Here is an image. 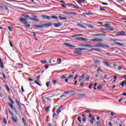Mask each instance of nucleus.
I'll return each instance as SVG.
<instances>
[{"label": "nucleus", "mask_w": 126, "mask_h": 126, "mask_svg": "<svg viewBox=\"0 0 126 126\" xmlns=\"http://www.w3.org/2000/svg\"><path fill=\"white\" fill-rule=\"evenodd\" d=\"M102 85H98L97 87V89L100 90L101 88H102Z\"/></svg>", "instance_id": "obj_54"}, {"label": "nucleus", "mask_w": 126, "mask_h": 126, "mask_svg": "<svg viewBox=\"0 0 126 126\" xmlns=\"http://www.w3.org/2000/svg\"><path fill=\"white\" fill-rule=\"evenodd\" d=\"M110 113H111V116H112V117H114V116L116 115V113H114V112L113 111H110Z\"/></svg>", "instance_id": "obj_48"}, {"label": "nucleus", "mask_w": 126, "mask_h": 126, "mask_svg": "<svg viewBox=\"0 0 126 126\" xmlns=\"http://www.w3.org/2000/svg\"><path fill=\"white\" fill-rule=\"evenodd\" d=\"M5 86L7 91H8V92H10V89H9V87H8V86L7 85H5Z\"/></svg>", "instance_id": "obj_32"}, {"label": "nucleus", "mask_w": 126, "mask_h": 126, "mask_svg": "<svg viewBox=\"0 0 126 126\" xmlns=\"http://www.w3.org/2000/svg\"><path fill=\"white\" fill-rule=\"evenodd\" d=\"M125 35H126V32L123 31H121L116 32L115 36L118 37V36H125Z\"/></svg>", "instance_id": "obj_3"}, {"label": "nucleus", "mask_w": 126, "mask_h": 126, "mask_svg": "<svg viewBox=\"0 0 126 126\" xmlns=\"http://www.w3.org/2000/svg\"><path fill=\"white\" fill-rule=\"evenodd\" d=\"M0 67L1 68H4V66L3 65V63H2V60L0 61Z\"/></svg>", "instance_id": "obj_22"}, {"label": "nucleus", "mask_w": 126, "mask_h": 126, "mask_svg": "<svg viewBox=\"0 0 126 126\" xmlns=\"http://www.w3.org/2000/svg\"><path fill=\"white\" fill-rule=\"evenodd\" d=\"M9 114H10L11 115H12V117H13L14 115L13 114V113H12V111H10V109L8 110Z\"/></svg>", "instance_id": "obj_45"}, {"label": "nucleus", "mask_w": 126, "mask_h": 126, "mask_svg": "<svg viewBox=\"0 0 126 126\" xmlns=\"http://www.w3.org/2000/svg\"><path fill=\"white\" fill-rule=\"evenodd\" d=\"M77 96H78V99H81V98H83V97H85L86 94H77Z\"/></svg>", "instance_id": "obj_13"}, {"label": "nucleus", "mask_w": 126, "mask_h": 126, "mask_svg": "<svg viewBox=\"0 0 126 126\" xmlns=\"http://www.w3.org/2000/svg\"><path fill=\"white\" fill-rule=\"evenodd\" d=\"M33 27H35V28H44V25L43 24L42 25H33Z\"/></svg>", "instance_id": "obj_10"}, {"label": "nucleus", "mask_w": 126, "mask_h": 126, "mask_svg": "<svg viewBox=\"0 0 126 126\" xmlns=\"http://www.w3.org/2000/svg\"><path fill=\"white\" fill-rule=\"evenodd\" d=\"M86 1V0H79L78 1V3H82V2H85Z\"/></svg>", "instance_id": "obj_35"}, {"label": "nucleus", "mask_w": 126, "mask_h": 126, "mask_svg": "<svg viewBox=\"0 0 126 126\" xmlns=\"http://www.w3.org/2000/svg\"><path fill=\"white\" fill-rule=\"evenodd\" d=\"M82 36H83V34H74L73 35L71 36L72 38H74L75 37H82Z\"/></svg>", "instance_id": "obj_18"}, {"label": "nucleus", "mask_w": 126, "mask_h": 126, "mask_svg": "<svg viewBox=\"0 0 126 126\" xmlns=\"http://www.w3.org/2000/svg\"><path fill=\"white\" fill-rule=\"evenodd\" d=\"M34 82H35V83H36V84H37L39 86H42V85H41L39 82H38V81H34Z\"/></svg>", "instance_id": "obj_46"}, {"label": "nucleus", "mask_w": 126, "mask_h": 126, "mask_svg": "<svg viewBox=\"0 0 126 126\" xmlns=\"http://www.w3.org/2000/svg\"><path fill=\"white\" fill-rule=\"evenodd\" d=\"M94 121H95V118L94 117H93L90 121L92 125H94Z\"/></svg>", "instance_id": "obj_24"}, {"label": "nucleus", "mask_w": 126, "mask_h": 126, "mask_svg": "<svg viewBox=\"0 0 126 126\" xmlns=\"http://www.w3.org/2000/svg\"><path fill=\"white\" fill-rule=\"evenodd\" d=\"M51 84V82L50 81H48L46 82V86L47 87H49V86H50V84Z\"/></svg>", "instance_id": "obj_47"}, {"label": "nucleus", "mask_w": 126, "mask_h": 126, "mask_svg": "<svg viewBox=\"0 0 126 126\" xmlns=\"http://www.w3.org/2000/svg\"><path fill=\"white\" fill-rule=\"evenodd\" d=\"M75 50L76 51H74V54H77L78 55H80V53H81L80 51H86L87 49L84 48H76Z\"/></svg>", "instance_id": "obj_2"}, {"label": "nucleus", "mask_w": 126, "mask_h": 126, "mask_svg": "<svg viewBox=\"0 0 126 126\" xmlns=\"http://www.w3.org/2000/svg\"><path fill=\"white\" fill-rule=\"evenodd\" d=\"M79 45H80V47H86V44L80 43L79 44Z\"/></svg>", "instance_id": "obj_40"}, {"label": "nucleus", "mask_w": 126, "mask_h": 126, "mask_svg": "<svg viewBox=\"0 0 126 126\" xmlns=\"http://www.w3.org/2000/svg\"><path fill=\"white\" fill-rule=\"evenodd\" d=\"M98 48H109L110 46L109 45L104 44V43H101L100 44H98Z\"/></svg>", "instance_id": "obj_7"}, {"label": "nucleus", "mask_w": 126, "mask_h": 126, "mask_svg": "<svg viewBox=\"0 0 126 126\" xmlns=\"http://www.w3.org/2000/svg\"><path fill=\"white\" fill-rule=\"evenodd\" d=\"M50 108H51V106L46 107L45 109V112H50Z\"/></svg>", "instance_id": "obj_27"}, {"label": "nucleus", "mask_w": 126, "mask_h": 126, "mask_svg": "<svg viewBox=\"0 0 126 126\" xmlns=\"http://www.w3.org/2000/svg\"><path fill=\"white\" fill-rule=\"evenodd\" d=\"M68 6H70V7H72V8H77V9H79L80 8V7L77 6V5H75L74 4L72 3H68Z\"/></svg>", "instance_id": "obj_6"}, {"label": "nucleus", "mask_w": 126, "mask_h": 126, "mask_svg": "<svg viewBox=\"0 0 126 126\" xmlns=\"http://www.w3.org/2000/svg\"><path fill=\"white\" fill-rule=\"evenodd\" d=\"M57 63L58 64L62 63V59L61 58L57 59Z\"/></svg>", "instance_id": "obj_28"}, {"label": "nucleus", "mask_w": 126, "mask_h": 126, "mask_svg": "<svg viewBox=\"0 0 126 126\" xmlns=\"http://www.w3.org/2000/svg\"><path fill=\"white\" fill-rule=\"evenodd\" d=\"M63 109V105H61L58 109L56 110V113H58V115L59 114H60V113H61L62 112V109Z\"/></svg>", "instance_id": "obj_16"}, {"label": "nucleus", "mask_w": 126, "mask_h": 126, "mask_svg": "<svg viewBox=\"0 0 126 126\" xmlns=\"http://www.w3.org/2000/svg\"><path fill=\"white\" fill-rule=\"evenodd\" d=\"M28 23H25V24H24V25H25V27H26L27 28H28L29 27H30V24H28Z\"/></svg>", "instance_id": "obj_41"}, {"label": "nucleus", "mask_w": 126, "mask_h": 126, "mask_svg": "<svg viewBox=\"0 0 126 126\" xmlns=\"http://www.w3.org/2000/svg\"><path fill=\"white\" fill-rule=\"evenodd\" d=\"M0 8H1V9H5V10H7V9H8V7H7V6H5V5H2V6H0Z\"/></svg>", "instance_id": "obj_19"}, {"label": "nucleus", "mask_w": 126, "mask_h": 126, "mask_svg": "<svg viewBox=\"0 0 126 126\" xmlns=\"http://www.w3.org/2000/svg\"><path fill=\"white\" fill-rule=\"evenodd\" d=\"M86 47H88L89 48H93V45L90 44H86Z\"/></svg>", "instance_id": "obj_33"}, {"label": "nucleus", "mask_w": 126, "mask_h": 126, "mask_svg": "<svg viewBox=\"0 0 126 126\" xmlns=\"http://www.w3.org/2000/svg\"><path fill=\"white\" fill-rule=\"evenodd\" d=\"M67 14H70L71 15H77V13L74 12H69V13H66Z\"/></svg>", "instance_id": "obj_23"}, {"label": "nucleus", "mask_w": 126, "mask_h": 126, "mask_svg": "<svg viewBox=\"0 0 126 126\" xmlns=\"http://www.w3.org/2000/svg\"><path fill=\"white\" fill-rule=\"evenodd\" d=\"M122 67H123L121 65L118 66V70L122 69Z\"/></svg>", "instance_id": "obj_63"}, {"label": "nucleus", "mask_w": 126, "mask_h": 126, "mask_svg": "<svg viewBox=\"0 0 126 126\" xmlns=\"http://www.w3.org/2000/svg\"><path fill=\"white\" fill-rule=\"evenodd\" d=\"M2 120H3V122L4 124V125H7V121H6V119H5V118H3L2 119Z\"/></svg>", "instance_id": "obj_37"}, {"label": "nucleus", "mask_w": 126, "mask_h": 126, "mask_svg": "<svg viewBox=\"0 0 126 126\" xmlns=\"http://www.w3.org/2000/svg\"><path fill=\"white\" fill-rule=\"evenodd\" d=\"M20 21L25 24V23H28L26 21V19H24V18H20Z\"/></svg>", "instance_id": "obj_11"}, {"label": "nucleus", "mask_w": 126, "mask_h": 126, "mask_svg": "<svg viewBox=\"0 0 126 126\" xmlns=\"http://www.w3.org/2000/svg\"><path fill=\"white\" fill-rule=\"evenodd\" d=\"M78 122L80 123V124H81V118L80 117H78Z\"/></svg>", "instance_id": "obj_51"}, {"label": "nucleus", "mask_w": 126, "mask_h": 126, "mask_svg": "<svg viewBox=\"0 0 126 126\" xmlns=\"http://www.w3.org/2000/svg\"><path fill=\"white\" fill-rule=\"evenodd\" d=\"M61 79H64V78H66V77H65V75H63L61 77Z\"/></svg>", "instance_id": "obj_50"}, {"label": "nucleus", "mask_w": 126, "mask_h": 126, "mask_svg": "<svg viewBox=\"0 0 126 126\" xmlns=\"http://www.w3.org/2000/svg\"><path fill=\"white\" fill-rule=\"evenodd\" d=\"M97 72H98V71H101V72H103V70L101 69L100 68V67L98 68V69L96 70Z\"/></svg>", "instance_id": "obj_52"}, {"label": "nucleus", "mask_w": 126, "mask_h": 126, "mask_svg": "<svg viewBox=\"0 0 126 126\" xmlns=\"http://www.w3.org/2000/svg\"><path fill=\"white\" fill-rule=\"evenodd\" d=\"M52 97H53V96H49V97H45V98L47 99L48 101H52V98H51Z\"/></svg>", "instance_id": "obj_39"}, {"label": "nucleus", "mask_w": 126, "mask_h": 126, "mask_svg": "<svg viewBox=\"0 0 126 126\" xmlns=\"http://www.w3.org/2000/svg\"><path fill=\"white\" fill-rule=\"evenodd\" d=\"M53 25L54 27H56L57 28H58V27H61L62 24V23H54Z\"/></svg>", "instance_id": "obj_12"}, {"label": "nucleus", "mask_w": 126, "mask_h": 126, "mask_svg": "<svg viewBox=\"0 0 126 126\" xmlns=\"http://www.w3.org/2000/svg\"><path fill=\"white\" fill-rule=\"evenodd\" d=\"M42 17H43V18H45V19H48V20H50L51 18H52L53 19H59L58 17L55 15H52L50 17V16L44 15H42Z\"/></svg>", "instance_id": "obj_1"}, {"label": "nucleus", "mask_w": 126, "mask_h": 126, "mask_svg": "<svg viewBox=\"0 0 126 126\" xmlns=\"http://www.w3.org/2000/svg\"><path fill=\"white\" fill-rule=\"evenodd\" d=\"M80 87L81 88H83V87H84V83H81L80 84Z\"/></svg>", "instance_id": "obj_44"}, {"label": "nucleus", "mask_w": 126, "mask_h": 126, "mask_svg": "<svg viewBox=\"0 0 126 126\" xmlns=\"http://www.w3.org/2000/svg\"><path fill=\"white\" fill-rule=\"evenodd\" d=\"M40 75H38L37 76L36 80H37V81H40Z\"/></svg>", "instance_id": "obj_57"}, {"label": "nucleus", "mask_w": 126, "mask_h": 126, "mask_svg": "<svg viewBox=\"0 0 126 126\" xmlns=\"http://www.w3.org/2000/svg\"><path fill=\"white\" fill-rule=\"evenodd\" d=\"M88 40V38H85L84 37H82V41H87Z\"/></svg>", "instance_id": "obj_58"}, {"label": "nucleus", "mask_w": 126, "mask_h": 126, "mask_svg": "<svg viewBox=\"0 0 126 126\" xmlns=\"http://www.w3.org/2000/svg\"><path fill=\"white\" fill-rule=\"evenodd\" d=\"M53 26V23H44L43 24V27H51Z\"/></svg>", "instance_id": "obj_9"}, {"label": "nucleus", "mask_w": 126, "mask_h": 126, "mask_svg": "<svg viewBox=\"0 0 126 126\" xmlns=\"http://www.w3.org/2000/svg\"><path fill=\"white\" fill-rule=\"evenodd\" d=\"M77 26H79L80 27H82V28H84V29H86V27L82 25H80L79 24H77Z\"/></svg>", "instance_id": "obj_30"}, {"label": "nucleus", "mask_w": 126, "mask_h": 126, "mask_svg": "<svg viewBox=\"0 0 126 126\" xmlns=\"http://www.w3.org/2000/svg\"><path fill=\"white\" fill-rule=\"evenodd\" d=\"M93 36H105V34H102V33L94 34H93Z\"/></svg>", "instance_id": "obj_31"}, {"label": "nucleus", "mask_w": 126, "mask_h": 126, "mask_svg": "<svg viewBox=\"0 0 126 126\" xmlns=\"http://www.w3.org/2000/svg\"><path fill=\"white\" fill-rule=\"evenodd\" d=\"M68 78L70 79V78H73V75H70L68 77Z\"/></svg>", "instance_id": "obj_62"}, {"label": "nucleus", "mask_w": 126, "mask_h": 126, "mask_svg": "<svg viewBox=\"0 0 126 126\" xmlns=\"http://www.w3.org/2000/svg\"><path fill=\"white\" fill-rule=\"evenodd\" d=\"M22 122L25 126H28V124L26 122V121L25 120V119L24 118H22Z\"/></svg>", "instance_id": "obj_21"}, {"label": "nucleus", "mask_w": 126, "mask_h": 126, "mask_svg": "<svg viewBox=\"0 0 126 126\" xmlns=\"http://www.w3.org/2000/svg\"><path fill=\"white\" fill-rule=\"evenodd\" d=\"M88 52H93V51H97L98 52H101V50L99 49L92 48L91 49H88Z\"/></svg>", "instance_id": "obj_14"}, {"label": "nucleus", "mask_w": 126, "mask_h": 126, "mask_svg": "<svg viewBox=\"0 0 126 126\" xmlns=\"http://www.w3.org/2000/svg\"><path fill=\"white\" fill-rule=\"evenodd\" d=\"M75 39L78 41H82V37H76Z\"/></svg>", "instance_id": "obj_43"}, {"label": "nucleus", "mask_w": 126, "mask_h": 126, "mask_svg": "<svg viewBox=\"0 0 126 126\" xmlns=\"http://www.w3.org/2000/svg\"><path fill=\"white\" fill-rule=\"evenodd\" d=\"M7 28H8V30H9L11 32L13 31V28H12V27H10V26H8Z\"/></svg>", "instance_id": "obj_36"}, {"label": "nucleus", "mask_w": 126, "mask_h": 126, "mask_svg": "<svg viewBox=\"0 0 126 126\" xmlns=\"http://www.w3.org/2000/svg\"><path fill=\"white\" fill-rule=\"evenodd\" d=\"M90 42H103L104 40L100 38H94L90 39Z\"/></svg>", "instance_id": "obj_5"}, {"label": "nucleus", "mask_w": 126, "mask_h": 126, "mask_svg": "<svg viewBox=\"0 0 126 126\" xmlns=\"http://www.w3.org/2000/svg\"><path fill=\"white\" fill-rule=\"evenodd\" d=\"M7 104L8 105V106H9L11 109H12V110H13L14 111L16 114H17V110H16V108H15V107H13V104L8 102Z\"/></svg>", "instance_id": "obj_4"}, {"label": "nucleus", "mask_w": 126, "mask_h": 126, "mask_svg": "<svg viewBox=\"0 0 126 126\" xmlns=\"http://www.w3.org/2000/svg\"><path fill=\"white\" fill-rule=\"evenodd\" d=\"M101 4H103V5H108V3L104 2H101Z\"/></svg>", "instance_id": "obj_59"}, {"label": "nucleus", "mask_w": 126, "mask_h": 126, "mask_svg": "<svg viewBox=\"0 0 126 126\" xmlns=\"http://www.w3.org/2000/svg\"><path fill=\"white\" fill-rule=\"evenodd\" d=\"M30 19L32 21H38L39 20L38 19L35 18H31Z\"/></svg>", "instance_id": "obj_34"}, {"label": "nucleus", "mask_w": 126, "mask_h": 126, "mask_svg": "<svg viewBox=\"0 0 126 126\" xmlns=\"http://www.w3.org/2000/svg\"><path fill=\"white\" fill-rule=\"evenodd\" d=\"M56 117H58V115H57V113H53V118H56Z\"/></svg>", "instance_id": "obj_56"}, {"label": "nucleus", "mask_w": 126, "mask_h": 126, "mask_svg": "<svg viewBox=\"0 0 126 126\" xmlns=\"http://www.w3.org/2000/svg\"><path fill=\"white\" fill-rule=\"evenodd\" d=\"M102 63H104V64H105V65H106V66H108V67H110L111 66V65H110V63H108L105 60L103 61Z\"/></svg>", "instance_id": "obj_17"}, {"label": "nucleus", "mask_w": 126, "mask_h": 126, "mask_svg": "<svg viewBox=\"0 0 126 126\" xmlns=\"http://www.w3.org/2000/svg\"><path fill=\"white\" fill-rule=\"evenodd\" d=\"M63 45H64V46H66V47H69V48H76V46H75V45H71L69 43H64Z\"/></svg>", "instance_id": "obj_8"}, {"label": "nucleus", "mask_w": 126, "mask_h": 126, "mask_svg": "<svg viewBox=\"0 0 126 126\" xmlns=\"http://www.w3.org/2000/svg\"><path fill=\"white\" fill-rule=\"evenodd\" d=\"M41 63L45 64L47 63L46 61H41Z\"/></svg>", "instance_id": "obj_60"}, {"label": "nucleus", "mask_w": 126, "mask_h": 126, "mask_svg": "<svg viewBox=\"0 0 126 126\" xmlns=\"http://www.w3.org/2000/svg\"><path fill=\"white\" fill-rule=\"evenodd\" d=\"M96 125H97V126H102V125H101V123L98 121L96 122Z\"/></svg>", "instance_id": "obj_49"}, {"label": "nucleus", "mask_w": 126, "mask_h": 126, "mask_svg": "<svg viewBox=\"0 0 126 126\" xmlns=\"http://www.w3.org/2000/svg\"><path fill=\"white\" fill-rule=\"evenodd\" d=\"M100 30H102L103 31H107V29L105 28H101Z\"/></svg>", "instance_id": "obj_64"}, {"label": "nucleus", "mask_w": 126, "mask_h": 126, "mask_svg": "<svg viewBox=\"0 0 126 126\" xmlns=\"http://www.w3.org/2000/svg\"><path fill=\"white\" fill-rule=\"evenodd\" d=\"M12 121L13 122L14 124H17V118H14V117L12 116L11 117Z\"/></svg>", "instance_id": "obj_15"}, {"label": "nucleus", "mask_w": 126, "mask_h": 126, "mask_svg": "<svg viewBox=\"0 0 126 126\" xmlns=\"http://www.w3.org/2000/svg\"><path fill=\"white\" fill-rule=\"evenodd\" d=\"M114 44H115V45H118V46H121L122 47H125V44L121 43L120 42H114Z\"/></svg>", "instance_id": "obj_20"}, {"label": "nucleus", "mask_w": 126, "mask_h": 126, "mask_svg": "<svg viewBox=\"0 0 126 126\" xmlns=\"http://www.w3.org/2000/svg\"><path fill=\"white\" fill-rule=\"evenodd\" d=\"M59 18H60V19H61V20H67V18H65V17H62L61 16H59Z\"/></svg>", "instance_id": "obj_26"}, {"label": "nucleus", "mask_w": 126, "mask_h": 126, "mask_svg": "<svg viewBox=\"0 0 126 126\" xmlns=\"http://www.w3.org/2000/svg\"><path fill=\"white\" fill-rule=\"evenodd\" d=\"M84 14L86 15H92V14H91V13H90V12H89L88 13H84Z\"/></svg>", "instance_id": "obj_53"}, {"label": "nucleus", "mask_w": 126, "mask_h": 126, "mask_svg": "<svg viewBox=\"0 0 126 126\" xmlns=\"http://www.w3.org/2000/svg\"><path fill=\"white\" fill-rule=\"evenodd\" d=\"M24 17H25V18H30V16L26 14H24L23 15Z\"/></svg>", "instance_id": "obj_38"}, {"label": "nucleus", "mask_w": 126, "mask_h": 126, "mask_svg": "<svg viewBox=\"0 0 126 126\" xmlns=\"http://www.w3.org/2000/svg\"><path fill=\"white\" fill-rule=\"evenodd\" d=\"M88 27H89L90 28H94V26H93V25H91V24H89L88 25Z\"/></svg>", "instance_id": "obj_55"}, {"label": "nucleus", "mask_w": 126, "mask_h": 126, "mask_svg": "<svg viewBox=\"0 0 126 126\" xmlns=\"http://www.w3.org/2000/svg\"><path fill=\"white\" fill-rule=\"evenodd\" d=\"M8 99L9 100L11 103L14 104V101H13V100H12L11 97H10V96H8Z\"/></svg>", "instance_id": "obj_29"}, {"label": "nucleus", "mask_w": 126, "mask_h": 126, "mask_svg": "<svg viewBox=\"0 0 126 126\" xmlns=\"http://www.w3.org/2000/svg\"><path fill=\"white\" fill-rule=\"evenodd\" d=\"M16 103L17 105H20V103H19V101H18V99H16Z\"/></svg>", "instance_id": "obj_61"}, {"label": "nucleus", "mask_w": 126, "mask_h": 126, "mask_svg": "<svg viewBox=\"0 0 126 126\" xmlns=\"http://www.w3.org/2000/svg\"><path fill=\"white\" fill-rule=\"evenodd\" d=\"M114 29L113 28H108L107 29V31H114Z\"/></svg>", "instance_id": "obj_42"}, {"label": "nucleus", "mask_w": 126, "mask_h": 126, "mask_svg": "<svg viewBox=\"0 0 126 126\" xmlns=\"http://www.w3.org/2000/svg\"><path fill=\"white\" fill-rule=\"evenodd\" d=\"M120 85L122 86V87H124L125 85H126V81H124L121 82V84H120Z\"/></svg>", "instance_id": "obj_25"}]
</instances>
